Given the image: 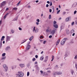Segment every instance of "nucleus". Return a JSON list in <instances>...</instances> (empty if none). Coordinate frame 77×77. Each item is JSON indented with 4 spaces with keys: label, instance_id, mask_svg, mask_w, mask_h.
Returning a JSON list of instances; mask_svg holds the SVG:
<instances>
[{
    "label": "nucleus",
    "instance_id": "obj_1",
    "mask_svg": "<svg viewBox=\"0 0 77 77\" xmlns=\"http://www.w3.org/2000/svg\"><path fill=\"white\" fill-rule=\"evenodd\" d=\"M18 74H17L16 75H18V77H23L24 76V73L21 71H18Z\"/></svg>",
    "mask_w": 77,
    "mask_h": 77
},
{
    "label": "nucleus",
    "instance_id": "obj_2",
    "mask_svg": "<svg viewBox=\"0 0 77 77\" xmlns=\"http://www.w3.org/2000/svg\"><path fill=\"white\" fill-rule=\"evenodd\" d=\"M68 40V38H65L61 42V45H63L65 44V42H66V41Z\"/></svg>",
    "mask_w": 77,
    "mask_h": 77
},
{
    "label": "nucleus",
    "instance_id": "obj_3",
    "mask_svg": "<svg viewBox=\"0 0 77 77\" xmlns=\"http://www.w3.org/2000/svg\"><path fill=\"white\" fill-rule=\"evenodd\" d=\"M65 23H62L60 27V32L62 31V30L64 29L65 28Z\"/></svg>",
    "mask_w": 77,
    "mask_h": 77
},
{
    "label": "nucleus",
    "instance_id": "obj_4",
    "mask_svg": "<svg viewBox=\"0 0 77 77\" xmlns=\"http://www.w3.org/2000/svg\"><path fill=\"white\" fill-rule=\"evenodd\" d=\"M11 36H8V35L6 36V42H8L11 40Z\"/></svg>",
    "mask_w": 77,
    "mask_h": 77
},
{
    "label": "nucleus",
    "instance_id": "obj_5",
    "mask_svg": "<svg viewBox=\"0 0 77 77\" xmlns=\"http://www.w3.org/2000/svg\"><path fill=\"white\" fill-rule=\"evenodd\" d=\"M35 27L34 26L33 29V31L34 32H35V33H38V32H39V29L36 28V29H35Z\"/></svg>",
    "mask_w": 77,
    "mask_h": 77
},
{
    "label": "nucleus",
    "instance_id": "obj_6",
    "mask_svg": "<svg viewBox=\"0 0 77 77\" xmlns=\"http://www.w3.org/2000/svg\"><path fill=\"white\" fill-rule=\"evenodd\" d=\"M3 67L5 69V71H8V67L6 66V65L4 64L3 65Z\"/></svg>",
    "mask_w": 77,
    "mask_h": 77
},
{
    "label": "nucleus",
    "instance_id": "obj_7",
    "mask_svg": "<svg viewBox=\"0 0 77 77\" xmlns=\"http://www.w3.org/2000/svg\"><path fill=\"white\" fill-rule=\"evenodd\" d=\"M69 51H66L65 53V57H67L68 54H69Z\"/></svg>",
    "mask_w": 77,
    "mask_h": 77
},
{
    "label": "nucleus",
    "instance_id": "obj_8",
    "mask_svg": "<svg viewBox=\"0 0 77 77\" xmlns=\"http://www.w3.org/2000/svg\"><path fill=\"white\" fill-rule=\"evenodd\" d=\"M52 74L54 76H56L57 74V72H54V71H53Z\"/></svg>",
    "mask_w": 77,
    "mask_h": 77
},
{
    "label": "nucleus",
    "instance_id": "obj_9",
    "mask_svg": "<svg viewBox=\"0 0 77 77\" xmlns=\"http://www.w3.org/2000/svg\"><path fill=\"white\" fill-rule=\"evenodd\" d=\"M48 56H46L45 60L44 61V62H46L47 60H48Z\"/></svg>",
    "mask_w": 77,
    "mask_h": 77
},
{
    "label": "nucleus",
    "instance_id": "obj_10",
    "mask_svg": "<svg viewBox=\"0 0 77 77\" xmlns=\"http://www.w3.org/2000/svg\"><path fill=\"white\" fill-rule=\"evenodd\" d=\"M30 48V45H28L26 47V50H29Z\"/></svg>",
    "mask_w": 77,
    "mask_h": 77
},
{
    "label": "nucleus",
    "instance_id": "obj_11",
    "mask_svg": "<svg viewBox=\"0 0 77 77\" xmlns=\"http://www.w3.org/2000/svg\"><path fill=\"white\" fill-rule=\"evenodd\" d=\"M6 2L5 1H3L1 3V5H2V6H5L6 5Z\"/></svg>",
    "mask_w": 77,
    "mask_h": 77
},
{
    "label": "nucleus",
    "instance_id": "obj_12",
    "mask_svg": "<svg viewBox=\"0 0 77 77\" xmlns=\"http://www.w3.org/2000/svg\"><path fill=\"white\" fill-rule=\"evenodd\" d=\"M10 48H11L10 46H8L6 47V48L5 49V50L6 51H8V50H9Z\"/></svg>",
    "mask_w": 77,
    "mask_h": 77
},
{
    "label": "nucleus",
    "instance_id": "obj_13",
    "mask_svg": "<svg viewBox=\"0 0 77 77\" xmlns=\"http://www.w3.org/2000/svg\"><path fill=\"white\" fill-rule=\"evenodd\" d=\"M27 39H24L22 41V43H21V44H22L24 43L25 42H26L27 41Z\"/></svg>",
    "mask_w": 77,
    "mask_h": 77
},
{
    "label": "nucleus",
    "instance_id": "obj_14",
    "mask_svg": "<svg viewBox=\"0 0 77 77\" xmlns=\"http://www.w3.org/2000/svg\"><path fill=\"white\" fill-rule=\"evenodd\" d=\"M66 33L67 35H69V33H70V32H69V29H67L66 30Z\"/></svg>",
    "mask_w": 77,
    "mask_h": 77
},
{
    "label": "nucleus",
    "instance_id": "obj_15",
    "mask_svg": "<svg viewBox=\"0 0 77 77\" xmlns=\"http://www.w3.org/2000/svg\"><path fill=\"white\" fill-rule=\"evenodd\" d=\"M71 72L72 75H73V74H75V72H74V70L73 69H72L71 70Z\"/></svg>",
    "mask_w": 77,
    "mask_h": 77
},
{
    "label": "nucleus",
    "instance_id": "obj_16",
    "mask_svg": "<svg viewBox=\"0 0 77 77\" xmlns=\"http://www.w3.org/2000/svg\"><path fill=\"white\" fill-rule=\"evenodd\" d=\"M54 33H55V30L54 29H53L51 32V34H52L53 35L54 34Z\"/></svg>",
    "mask_w": 77,
    "mask_h": 77
},
{
    "label": "nucleus",
    "instance_id": "obj_17",
    "mask_svg": "<svg viewBox=\"0 0 77 77\" xmlns=\"http://www.w3.org/2000/svg\"><path fill=\"white\" fill-rule=\"evenodd\" d=\"M5 36H3L1 39V41H3V40H5Z\"/></svg>",
    "mask_w": 77,
    "mask_h": 77
},
{
    "label": "nucleus",
    "instance_id": "obj_18",
    "mask_svg": "<svg viewBox=\"0 0 77 77\" xmlns=\"http://www.w3.org/2000/svg\"><path fill=\"white\" fill-rule=\"evenodd\" d=\"M53 26L55 28H58V25H57V24H56L55 25H54Z\"/></svg>",
    "mask_w": 77,
    "mask_h": 77
},
{
    "label": "nucleus",
    "instance_id": "obj_19",
    "mask_svg": "<svg viewBox=\"0 0 77 77\" xmlns=\"http://www.w3.org/2000/svg\"><path fill=\"white\" fill-rule=\"evenodd\" d=\"M69 18H70V17H69L66 18L65 19V21L66 22H67V21H69Z\"/></svg>",
    "mask_w": 77,
    "mask_h": 77
},
{
    "label": "nucleus",
    "instance_id": "obj_20",
    "mask_svg": "<svg viewBox=\"0 0 77 77\" xmlns=\"http://www.w3.org/2000/svg\"><path fill=\"white\" fill-rule=\"evenodd\" d=\"M20 66L21 68H23L24 66V64H20Z\"/></svg>",
    "mask_w": 77,
    "mask_h": 77
},
{
    "label": "nucleus",
    "instance_id": "obj_21",
    "mask_svg": "<svg viewBox=\"0 0 77 77\" xmlns=\"http://www.w3.org/2000/svg\"><path fill=\"white\" fill-rule=\"evenodd\" d=\"M35 69L36 70H38L39 69V67L38 66V65H36L35 66Z\"/></svg>",
    "mask_w": 77,
    "mask_h": 77
},
{
    "label": "nucleus",
    "instance_id": "obj_22",
    "mask_svg": "<svg viewBox=\"0 0 77 77\" xmlns=\"http://www.w3.org/2000/svg\"><path fill=\"white\" fill-rule=\"evenodd\" d=\"M0 74L3 77H4V76H5V75L4 74V73H3L2 72H1Z\"/></svg>",
    "mask_w": 77,
    "mask_h": 77
},
{
    "label": "nucleus",
    "instance_id": "obj_23",
    "mask_svg": "<svg viewBox=\"0 0 77 77\" xmlns=\"http://www.w3.org/2000/svg\"><path fill=\"white\" fill-rule=\"evenodd\" d=\"M33 38V36H31L29 38V40L30 41H31L32 40V39Z\"/></svg>",
    "mask_w": 77,
    "mask_h": 77
},
{
    "label": "nucleus",
    "instance_id": "obj_24",
    "mask_svg": "<svg viewBox=\"0 0 77 77\" xmlns=\"http://www.w3.org/2000/svg\"><path fill=\"white\" fill-rule=\"evenodd\" d=\"M44 57L43 56H42L41 57L40 59L41 60H44Z\"/></svg>",
    "mask_w": 77,
    "mask_h": 77
},
{
    "label": "nucleus",
    "instance_id": "obj_25",
    "mask_svg": "<svg viewBox=\"0 0 77 77\" xmlns=\"http://www.w3.org/2000/svg\"><path fill=\"white\" fill-rule=\"evenodd\" d=\"M59 42H60V40H58L57 41V42L56 44V45H58V44H59Z\"/></svg>",
    "mask_w": 77,
    "mask_h": 77
},
{
    "label": "nucleus",
    "instance_id": "obj_26",
    "mask_svg": "<svg viewBox=\"0 0 77 77\" xmlns=\"http://www.w3.org/2000/svg\"><path fill=\"white\" fill-rule=\"evenodd\" d=\"M62 74V72H58L57 73V75H61Z\"/></svg>",
    "mask_w": 77,
    "mask_h": 77
},
{
    "label": "nucleus",
    "instance_id": "obj_27",
    "mask_svg": "<svg viewBox=\"0 0 77 77\" xmlns=\"http://www.w3.org/2000/svg\"><path fill=\"white\" fill-rule=\"evenodd\" d=\"M74 30L72 29L71 30L70 32L72 34V33H74Z\"/></svg>",
    "mask_w": 77,
    "mask_h": 77
},
{
    "label": "nucleus",
    "instance_id": "obj_28",
    "mask_svg": "<svg viewBox=\"0 0 77 77\" xmlns=\"http://www.w3.org/2000/svg\"><path fill=\"white\" fill-rule=\"evenodd\" d=\"M2 41H1L0 43V48H2Z\"/></svg>",
    "mask_w": 77,
    "mask_h": 77
},
{
    "label": "nucleus",
    "instance_id": "obj_29",
    "mask_svg": "<svg viewBox=\"0 0 77 77\" xmlns=\"http://www.w3.org/2000/svg\"><path fill=\"white\" fill-rule=\"evenodd\" d=\"M17 67V66L15 65L14 66V67H12V69H15V68H16V67Z\"/></svg>",
    "mask_w": 77,
    "mask_h": 77
},
{
    "label": "nucleus",
    "instance_id": "obj_30",
    "mask_svg": "<svg viewBox=\"0 0 77 77\" xmlns=\"http://www.w3.org/2000/svg\"><path fill=\"white\" fill-rule=\"evenodd\" d=\"M17 8H13V10H15V11H17Z\"/></svg>",
    "mask_w": 77,
    "mask_h": 77
},
{
    "label": "nucleus",
    "instance_id": "obj_31",
    "mask_svg": "<svg viewBox=\"0 0 77 77\" xmlns=\"http://www.w3.org/2000/svg\"><path fill=\"white\" fill-rule=\"evenodd\" d=\"M29 75H30V73L29 72H27V77L29 76Z\"/></svg>",
    "mask_w": 77,
    "mask_h": 77
},
{
    "label": "nucleus",
    "instance_id": "obj_32",
    "mask_svg": "<svg viewBox=\"0 0 77 77\" xmlns=\"http://www.w3.org/2000/svg\"><path fill=\"white\" fill-rule=\"evenodd\" d=\"M6 57H2V60H5L6 59Z\"/></svg>",
    "mask_w": 77,
    "mask_h": 77
},
{
    "label": "nucleus",
    "instance_id": "obj_33",
    "mask_svg": "<svg viewBox=\"0 0 77 77\" xmlns=\"http://www.w3.org/2000/svg\"><path fill=\"white\" fill-rule=\"evenodd\" d=\"M52 59L51 60V61H52L53 60V59H54V56L52 55Z\"/></svg>",
    "mask_w": 77,
    "mask_h": 77
},
{
    "label": "nucleus",
    "instance_id": "obj_34",
    "mask_svg": "<svg viewBox=\"0 0 77 77\" xmlns=\"http://www.w3.org/2000/svg\"><path fill=\"white\" fill-rule=\"evenodd\" d=\"M5 55H6V53H4L2 54V56L4 57V56H5Z\"/></svg>",
    "mask_w": 77,
    "mask_h": 77
},
{
    "label": "nucleus",
    "instance_id": "obj_35",
    "mask_svg": "<svg viewBox=\"0 0 77 77\" xmlns=\"http://www.w3.org/2000/svg\"><path fill=\"white\" fill-rule=\"evenodd\" d=\"M75 68L76 69V71H77V64H75Z\"/></svg>",
    "mask_w": 77,
    "mask_h": 77
},
{
    "label": "nucleus",
    "instance_id": "obj_36",
    "mask_svg": "<svg viewBox=\"0 0 77 77\" xmlns=\"http://www.w3.org/2000/svg\"><path fill=\"white\" fill-rule=\"evenodd\" d=\"M66 13V12L65 11H63V15H65V14Z\"/></svg>",
    "mask_w": 77,
    "mask_h": 77
},
{
    "label": "nucleus",
    "instance_id": "obj_37",
    "mask_svg": "<svg viewBox=\"0 0 77 77\" xmlns=\"http://www.w3.org/2000/svg\"><path fill=\"white\" fill-rule=\"evenodd\" d=\"M20 2H21V1H19L18 3H17V6H19L20 4Z\"/></svg>",
    "mask_w": 77,
    "mask_h": 77
},
{
    "label": "nucleus",
    "instance_id": "obj_38",
    "mask_svg": "<svg viewBox=\"0 0 77 77\" xmlns=\"http://www.w3.org/2000/svg\"><path fill=\"white\" fill-rule=\"evenodd\" d=\"M51 19V15H49V19Z\"/></svg>",
    "mask_w": 77,
    "mask_h": 77
},
{
    "label": "nucleus",
    "instance_id": "obj_39",
    "mask_svg": "<svg viewBox=\"0 0 77 77\" xmlns=\"http://www.w3.org/2000/svg\"><path fill=\"white\" fill-rule=\"evenodd\" d=\"M60 10H59L58 11H57V14H59V13L60 12Z\"/></svg>",
    "mask_w": 77,
    "mask_h": 77
},
{
    "label": "nucleus",
    "instance_id": "obj_40",
    "mask_svg": "<svg viewBox=\"0 0 77 77\" xmlns=\"http://www.w3.org/2000/svg\"><path fill=\"white\" fill-rule=\"evenodd\" d=\"M11 32L12 33H14V31L12 29H11Z\"/></svg>",
    "mask_w": 77,
    "mask_h": 77
},
{
    "label": "nucleus",
    "instance_id": "obj_41",
    "mask_svg": "<svg viewBox=\"0 0 77 77\" xmlns=\"http://www.w3.org/2000/svg\"><path fill=\"white\" fill-rule=\"evenodd\" d=\"M32 60L33 61H35V60H36V59H35V58H33V59H32Z\"/></svg>",
    "mask_w": 77,
    "mask_h": 77
},
{
    "label": "nucleus",
    "instance_id": "obj_42",
    "mask_svg": "<svg viewBox=\"0 0 77 77\" xmlns=\"http://www.w3.org/2000/svg\"><path fill=\"white\" fill-rule=\"evenodd\" d=\"M56 69H58L59 68V67L57 66V65H56V66H55Z\"/></svg>",
    "mask_w": 77,
    "mask_h": 77
},
{
    "label": "nucleus",
    "instance_id": "obj_43",
    "mask_svg": "<svg viewBox=\"0 0 77 77\" xmlns=\"http://www.w3.org/2000/svg\"><path fill=\"white\" fill-rule=\"evenodd\" d=\"M52 5V2H50V6H51Z\"/></svg>",
    "mask_w": 77,
    "mask_h": 77
},
{
    "label": "nucleus",
    "instance_id": "obj_44",
    "mask_svg": "<svg viewBox=\"0 0 77 77\" xmlns=\"http://www.w3.org/2000/svg\"><path fill=\"white\" fill-rule=\"evenodd\" d=\"M17 19H18V17H16L14 19L15 21H17Z\"/></svg>",
    "mask_w": 77,
    "mask_h": 77
},
{
    "label": "nucleus",
    "instance_id": "obj_45",
    "mask_svg": "<svg viewBox=\"0 0 77 77\" xmlns=\"http://www.w3.org/2000/svg\"><path fill=\"white\" fill-rule=\"evenodd\" d=\"M57 23V22L55 21H54V24H56V23Z\"/></svg>",
    "mask_w": 77,
    "mask_h": 77
},
{
    "label": "nucleus",
    "instance_id": "obj_46",
    "mask_svg": "<svg viewBox=\"0 0 77 77\" xmlns=\"http://www.w3.org/2000/svg\"><path fill=\"white\" fill-rule=\"evenodd\" d=\"M48 6H49V5L48 4H47L46 5V8H48Z\"/></svg>",
    "mask_w": 77,
    "mask_h": 77
},
{
    "label": "nucleus",
    "instance_id": "obj_47",
    "mask_svg": "<svg viewBox=\"0 0 77 77\" xmlns=\"http://www.w3.org/2000/svg\"><path fill=\"white\" fill-rule=\"evenodd\" d=\"M19 30H22V28H21L20 27H19Z\"/></svg>",
    "mask_w": 77,
    "mask_h": 77
},
{
    "label": "nucleus",
    "instance_id": "obj_48",
    "mask_svg": "<svg viewBox=\"0 0 77 77\" xmlns=\"http://www.w3.org/2000/svg\"><path fill=\"white\" fill-rule=\"evenodd\" d=\"M27 66H30V63H29L27 64Z\"/></svg>",
    "mask_w": 77,
    "mask_h": 77
},
{
    "label": "nucleus",
    "instance_id": "obj_49",
    "mask_svg": "<svg viewBox=\"0 0 77 77\" xmlns=\"http://www.w3.org/2000/svg\"><path fill=\"white\" fill-rule=\"evenodd\" d=\"M36 21H37V22H39V21H40L38 19H37L36 20Z\"/></svg>",
    "mask_w": 77,
    "mask_h": 77
},
{
    "label": "nucleus",
    "instance_id": "obj_50",
    "mask_svg": "<svg viewBox=\"0 0 77 77\" xmlns=\"http://www.w3.org/2000/svg\"><path fill=\"white\" fill-rule=\"evenodd\" d=\"M52 9H53V12L54 11V7H52Z\"/></svg>",
    "mask_w": 77,
    "mask_h": 77
},
{
    "label": "nucleus",
    "instance_id": "obj_51",
    "mask_svg": "<svg viewBox=\"0 0 77 77\" xmlns=\"http://www.w3.org/2000/svg\"><path fill=\"white\" fill-rule=\"evenodd\" d=\"M76 13H77V11H75L74 12V14H76Z\"/></svg>",
    "mask_w": 77,
    "mask_h": 77
},
{
    "label": "nucleus",
    "instance_id": "obj_52",
    "mask_svg": "<svg viewBox=\"0 0 77 77\" xmlns=\"http://www.w3.org/2000/svg\"><path fill=\"white\" fill-rule=\"evenodd\" d=\"M6 17H7V16H6V15H5L4 16V19H5V18H6Z\"/></svg>",
    "mask_w": 77,
    "mask_h": 77
},
{
    "label": "nucleus",
    "instance_id": "obj_53",
    "mask_svg": "<svg viewBox=\"0 0 77 77\" xmlns=\"http://www.w3.org/2000/svg\"><path fill=\"white\" fill-rule=\"evenodd\" d=\"M46 42H47V41H44L43 42V44H45V43H46Z\"/></svg>",
    "mask_w": 77,
    "mask_h": 77
},
{
    "label": "nucleus",
    "instance_id": "obj_54",
    "mask_svg": "<svg viewBox=\"0 0 77 77\" xmlns=\"http://www.w3.org/2000/svg\"><path fill=\"white\" fill-rule=\"evenodd\" d=\"M46 32H49V30H48V29H47L46 30Z\"/></svg>",
    "mask_w": 77,
    "mask_h": 77
},
{
    "label": "nucleus",
    "instance_id": "obj_55",
    "mask_svg": "<svg viewBox=\"0 0 77 77\" xmlns=\"http://www.w3.org/2000/svg\"><path fill=\"white\" fill-rule=\"evenodd\" d=\"M49 38H52V35H50L49 36Z\"/></svg>",
    "mask_w": 77,
    "mask_h": 77
},
{
    "label": "nucleus",
    "instance_id": "obj_56",
    "mask_svg": "<svg viewBox=\"0 0 77 77\" xmlns=\"http://www.w3.org/2000/svg\"><path fill=\"white\" fill-rule=\"evenodd\" d=\"M2 20H1L0 21V25H1V24H2Z\"/></svg>",
    "mask_w": 77,
    "mask_h": 77
},
{
    "label": "nucleus",
    "instance_id": "obj_57",
    "mask_svg": "<svg viewBox=\"0 0 77 77\" xmlns=\"http://www.w3.org/2000/svg\"><path fill=\"white\" fill-rule=\"evenodd\" d=\"M77 58V55H76L75 56V59H76Z\"/></svg>",
    "mask_w": 77,
    "mask_h": 77
},
{
    "label": "nucleus",
    "instance_id": "obj_58",
    "mask_svg": "<svg viewBox=\"0 0 77 77\" xmlns=\"http://www.w3.org/2000/svg\"><path fill=\"white\" fill-rule=\"evenodd\" d=\"M74 22H73L72 23V26H73L74 25Z\"/></svg>",
    "mask_w": 77,
    "mask_h": 77
},
{
    "label": "nucleus",
    "instance_id": "obj_59",
    "mask_svg": "<svg viewBox=\"0 0 77 77\" xmlns=\"http://www.w3.org/2000/svg\"><path fill=\"white\" fill-rule=\"evenodd\" d=\"M35 58L37 59V58H38V56L37 55H36L35 56Z\"/></svg>",
    "mask_w": 77,
    "mask_h": 77
},
{
    "label": "nucleus",
    "instance_id": "obj_60",
    "mask_svg": "<svg viewBox=\"0 0 77 77\" xmlns=\"http://www.w3.org/2000/svg\"><path fill=\"white\" fill-rule=\"evenodd\" d=\"M74 42L73 41H71L70 42V44H73Z\"/></svg>",
    "mask_w": 77,
    "mask_h": 77
},
{
    "label": "nucleus",
    "instance_id": "obj_61",
    "mask_svg": "<svg viewBox=\"0 0 77 77\" xmlns=\"http://www.w3.org/2000/svg\"><path fill=\"white\" fill-rule=\"evenodd\" d=\"M52 11V10L51 9H49V12H51Z\"/></svg>",
    "mask_w": 77,
    "mask_h": 77
},
{
    "label": "nucleus",
    "instance_id": "obj_62",
    "mask_svg": "<svg viewBox=\"0 0 77 77\" xmlns=\"http://www.w3.org/2000/svg\"><path fill=\"white\" fill-rule=\"evenodd\" d=\"M50 1H48L47 2V3H48V4H50Z\"/></svg>",
    "mask_w": 77,
    "mask_h": 77
},
{
    "label": "nucleus",
    "instance_id": "obj_63",
    "mask_svg": "<svg viewBox=\"0 0 77 77\" xmlns=\"http://www.w3.org/2000/svg\"><path fill=\"white\" fill-rule=\"evenodd\" d=\"M31 8V6H30L29 5V6H28V8Z\"/></svg>",
    "mask_w": 77,
    "mask_h": 77
},
{
    "label": "nucleus",
    "instance_id": "obj_64",
    "mask_svg": "<svg viewBox=\"0 0 77 77\" xmlns=\"http://www.w3.org/2000/svg\"><path fill=\"white\" fill-rule=\"evenodd\" d=\"M74 35H75V33H73V34H72V36H74Z\"/></svg>",
    "mask_w": 77,
    "mask_h": 77
}]
</instances>
